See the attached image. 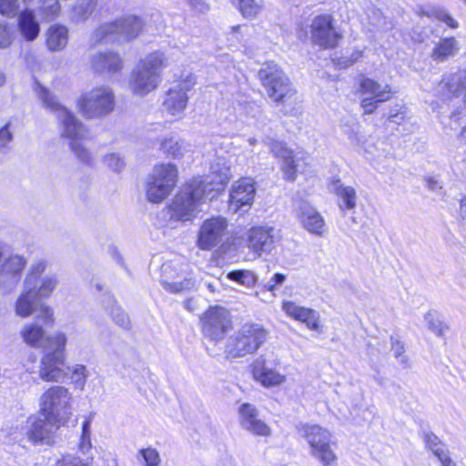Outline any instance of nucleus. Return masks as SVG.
<instances>
[{
	"instance_id": "nucleus-53",
	"label": "nucleus",
	"mask_w": 466,
	"mask_h": 466,
	"mask_svg": "<svg viewBox=\"0 0 466 466\" xmlns=\"http://www.w3.org/2000/svg\"><path fill=\"white\" fill-rule=\"evenodd\" d=\"M19 9L18 0H0V14L6 17H14Z\"/></svg>"
},
{
	"instance_id": "nucleus-7",
	"label": "nucleus",
	"mask_w": 466,
	"mask_h": 466,
	"mask_svg": "<svg viewBox=\"0 0 466 466\" xmlns=\"http://www.w3.org/2000/svg\"><path fill=\"white\" fill-rule=\"evenodd\" d=\"M268 331L259 324L246 323L231 337L226 351L232 358L255 353L266 341Z\"/></svg>"
},
{
	"instance_id": "nucleus-55",
	"label": "nucleus",
	"mask_w": 466,
	"mask_h": 466,
	"mask_svg": "<svg viewBox=\"0 0 466 466\" xmlns=\"http://www.w3.org/2000/svg\"><path fill=\"white\" fill-rule=\"evenodd\" d=\"M90 460V458L80 459L74 455L66 454L57 461L56 466H88Z\"/></svg>"
},
{
	"instance_id": "nucleus-50",
	"label": "nucleus",
	"mask_w": 466,
	"mask_h": 466,
	"mask_svg": "<svg viewBox=\"0 0 466 466\" xmlns=\"http://www.w3.org/2000/svg\"><path fill=\"white\" fill-rule=\"evenodd\" d=\"M40 11L46 18L56 17L60 11L58 0H40Z\"/></svg>"
},
{
	"instance_id": "nucleus-45",
	"label": "nucleus",
	"mask_w": 466,
	"mask_h": 466,
	"mask_svg": "<svg viewBox=\"0 0 466 466\" xmlns=\"http://www.w3.org/2000/svg\"><path fill=\"white\" fill-rule=\"evenodd\" d=\"M70 148L77 159L84 165L92 167L95 159L91 152L78 141L70 142Z\"/></svg>"
},
{
	"instance_id": "nucleus-33",
	"label": "nucleus",
	"mask_w": 466,
	"mask_h": 466,
	"mask_svg": "<svg viewBox=\"0 0 466 466\" xmlns=\"http://www.w3.org/2000/svg\"><path fill=\"white\" fill-rule=\"evenodd\" d=\"M360 92L362 96L371 95L370 97L379 98L380 100H390L391 97V87L390 85L381 86L377 81L365 76L360 79Z\"/></svg>"
},
{
	"instance_id": "nucleus-62",
	"label": "nucleus",
	"mask_w": 466,
	"mask_h": 466,
	"mask_svg": "<svg viewBox=\"0 0 466 466\" xmlns=\"http://www.w3.org/2000/svg\"><path fill=\"white\" fill-rule=\"evenodd\" d=\"M188 5L198 13H207L210 6L205 0H187Z\"/></svg>"
},
{
	"instance_id": "nucleus-43",
	"label": "nucleus",
	"mask_w": 466,
	"mask_h": 466,
	"mask_svg": "<svg viewBox=\"0 0 466 466\" xmlns=\"http://www.w3.org/2000/svg\"><path fill=\"white\" fill-rule=\"evenodd\" d=\"M26 265V259L19 255L8 257L2 264V272L13 275L20 274Z\"/></svg>"
},
{
	"instance_id": "nucleus-52",
	"label": "nucleus",
	"mask_w": 466,
	"mask_h": 466,
	"mask_svg": "<svg viewBox=\"0 0 466 466\" xmlns=\"http://www.w3.org/2000/svg\"><path fill=\"white\" fill-rule=\"evenodd\" d=\"M139 454L144 459L146 466H158L160 464L161 459L156 449H142L139 451Z\"/></svg>"
},
{
	"instance_id": "nucleus-34",
	"label": "nucleus",
	"mask_w": 466,
	"mask_h": 466,
	"mask_svg": "<svg viewBox=\"0 0 466 466\" xmlns=\"http://www.w3.org/2000/svg\"><path fill=\"white\" fill-rule=\"evenodd\" d=\"M459 51V42L454 37L441 38L433 47L431 57L435 62H443Z\"/></svg>"
},
{
	"instance_id": "nucleus-3",
	"label": "nucleus",
	"mask_w": 466,
	"mask_h": 466,
	"mask_svg": "<svg viewBox=\"0 0 466 466\" xmlns=\"http://www.w3.org/2000/svg\"><path fill=\"white\" fill-rule=\"evenodd\" d=\"M67 337L58 331L51 339V348L46 349L40 359L38 376L45 382H63L68 378L65 369Z\"/></svg>"
},
{
	"instance_id": "nucleus-39",
	"label": "nucleus",
	"mask_w": 466,
	"mask_h": 466,
	"mask_svg": "<svg viewBox=\"0 0 466 466\" xmlns=\"http://www.w3.org/2000/svg\"><path fill=\"white\" fill-rule=\"evenodd\" d=\"M38 299L29 289L24 288V292L15 303V312L18 316L25 318L31 315L35 309V301Z\"/></svg>"
},
{
	"instance_id": "nucleus-24",
	"label": "nucleus",
	"mask_w": 466,
	"mask_h": 466,
	"mask_svg": "<svg viewBox=\"0 0 466 466\" xmlns=\"http://www.w3.org/2000/svg\"><path fill=\"white\" fill-rule=\"evenodd\" d=\"M91 66L96 72L116 74L123 67L119 54L107 51L95 54L90 60Z\"/></svg>"
},
{
	"instance_id": "nucleus-44",
	"label": "nucleus",
	"mask_w": 466,
	"mask_h": 466,
	"mask_svg": "<svg viewBox=\"0 0 466 466\" xmlns=\"http://www.w3.org/2000/svg\"><path fill=\"white\" fill-rule=\"evenodd\" d=\"M264 144L269 148L274 157L280 158L282 161L293 156V152L281 141L266 137Z\"/></svg>"
},
{
	"instance_id": "nucleus-19",
	"label": "nucleus",
	"mask_w": 466,
	"mask_h": 466,
	"mask_svg": "<svg viewBox=\"0 0 466 466\" xmlns=\"http://www.w3.org/2000/svg\"><path fill=\"white\" fill-rule=\"evenodd\" d=\"M239 422L244 430L256 436L268 437L271 435L270 427L258 418V410L249 403L240 406Z\"/></svg>"
},
{
	"instance_id": "nucleus-15",
	"label": "nucleus",
	"mask_w": 466,
	"mask_h": 466,
	"mask_svg": "<svg viewBox=\"0 0 466 466\" xmlns=\"http://www.w3.org/2000/svg\"><path fill=\"white\" fill-rule=\"evenodd\" d=\"M61 422L51 420L44 417H30L23 427L24 433L28 441L35 445L50 444L53 441L55 431L59 428Z\"/></svg>"
},
{
	"instance_id": "nucleus-9",
	"label": "nucleus",
	"mask_w": 466,
	"mask_h": 466,
	"mask_svg": "<svg viewBox=\"0 0 466 466\" xmlns=\"http://www.w3.org/2000/svg\"><path fill=\"white\" fill-rule=\"evenodd\" d=\"M78 104L81 112L87 118L100 117L113 111L115 96L109 87H96L86 93Z\"/></svg>"
},
{
	"instance_id": "nucleus-36",
	"label": "nucleus",
	"mask_w": 466,
	"mask_h": 466,
	"mask_svg": "<svg viewBox=\"0 0 466 466\" xmlns=\"http://www.w3.org/2000/svg\"><path fill=\"white\" fill-rule=\"evenodd\" d=\"M160 150L167 157L179 158L187 151V147L182 139L169 137L161 140Z\"/></svg>"
},
{
	"instance_id": "nucleus-48",
	"label": "nucleus",
	"mask_w": 466,
	"mask_h": 466,
	"mask_svg": "<svg viewBox=\"0 0 466 466\" xmlns=\"http://www.w3.org/2000/svg\"><path fill=\"white\" fill-rule=\"evenodd\" d=\"M102 161L106 167L114 172H120L126 166V162L118 153L106 154Z\"/></svg>"
},
{
	"instance_id": "nucleus-58",
	"label": "nucleus",
	"mask_w": 466,
	"mask_h": 466,
	"mask_svg": "<svg viewBox=\"0 0 466 466\" xmlns=\"http://www.w3.org/2000/svg\"><path fill=\"white\" fill-rule=\"evenodd\" d=\"M432 15L437 20L446 24L449 27L452 29H456L459 27V23L449 13H447L444 10H435L433 11Z\"/></svg>"
},
{
	"instance_id": "nucleus-59",
	"label": "nucleus",
	"mask_w": 466,
	"mask_h": 466,
	"mask_svg": "<svg viewBox=\"0 0 466 466\" xmlns=\"http://www.w3.org/2000/svg\"><path fill=\"white\" fill-rule=\"evenodd\" d=\"M386 100H380L375 97H364L361 99L360 106L363 109L365 115H370L376 111L380 103L385 102Z\"/></svg>"
},
{
	"instance_id": "nucleus-61",
	"label": "nucleus",
	"mask_w": 466,
	"mask_h": 466,
	"mask_svg": "<svg viewBox=\"0 0 466 466\" xmlns=\"http://www.w3.org/2000/svg\"><path fill=\"white\" fill-rule=\"evenodd\" d=\"M38 318L46 325L52 324L54 322L53 309L49 306L41 305Z\"/></svg>"
},
{
	"instance_id": "nucleus-56",
	"label": "nucleus",
	"mask_w": 466,
	"mask_h": 466,
	"mask_svg": "<svg viewBox=\"0 0 466 466\" xmlns=\"http://www.w3.org/2000/svg\"><path fill=\"white\" fill-rule=\"evenodd\" d=\"M344 128V132L349 137V139L352 142L359 143L360 141V125L355 120L346 121L342 124Z\"/></svg>"
},
{
	"instance_id": "nucleus-30",
	"label": "nucleus",
	"mask_w": 466,
	"mask_h": 466,
	"mask_svg": "<svg viewBox=\"0 0 466 466\" xmlns=\"http://www.w3.org/2000/svg\"><path fill=\"white\" fill-rule=\"evenodd\" d=\"M117 21L122 43L137 38L144 27L142 19L134 15L122 16Z\"/></svg>"
},
{
	"instance_id": "nucleus-42",
	"label": "nucleus",
	"mask_w": 466,
	"mask_h": 466,
	"mask_svg": "<svg viewBox=\"0 0 466 466\" xmlns=\"http://www.w3.org/2000/svg\"><path fill=\"white\" fill-rule=\"evenodd\" d=\"M227 278L247 288L254 287L257 282L255 273L247 269L232 270L228 273Z\"/></svg>"
},
{
	"instance_id": "nucleus-21",
	"label": "nucleus",
	"mask_w": 466,
	"mask_h": 466,
	"mask_svg": "<svg viewBox=\"0 0 466 466\" xmlns=\"http://www.w3.org/2000/svg\"><path fill=\"white\" fill-rule=\"evenodd\" d=\"M182 189L198 207L208 200H211L219 192L218 187L206 177L193 178Z\"/></svg>"
},
{
	"instance_id": "nucleus-16",
	"label": "nucleus",
	"mask_w": 466,
	"mask_h": 466,
	"mask_svg": "<svg viewBox=\"0 0 466 466\" xmlns=\"http://www.w3.org/2000/svg\"><path fill=\"white\" fill-rule=\"evenodd\" d=\"M195 83V76L189 75L174 85L167 92V96L163 103L165 110L172 116L183 112L188 100L187 92L194 86Z\"/></svg>"
},
{
	"instance_id": "nucleus-64",
	"label": "nucleus",
	"mask_w": 466,
	"mask_h": 466,
	"mask_svg": "<svg viewBox=\"0 0 466 466\" xmlns=\"http://www.w3.org/2000/svg\"><path fill=\"white\" fill-rule=\"evenodd\" d=\"M459 212L461 218L466 224V198L461 200Z\"/></svg>"
},
{
	"instance_id": "nucleus-29",
	"label": "nucleus",
	"mask_w": 466,
	"mask_h": 466,
	"mask_svg": "<svg viewBox=\"0 0 466 466\" xmlns=\"http://www.w3.org/2000/svg\"><path fill=\"white\" fill-rule=\"evenodd\" d=\"M332 192L338 198V206L342 212L353 210L357 206V192L351 186L344 185L339 179L334 180L331 186Z\"/></svg>"
},
{
	"instance_id": "nucleus-27",
	"label": "nucleus",
	"mask_w": 466,
	"mask_h": 466,
	"mask_svg": "<svg viewBox=\"0 0 466 466\" xmlns=\"http://www.w3.org/2000/svg\"><path fill=\"white\" fill-rule=\"evenodd\" d=\"M206 177L209 178V181L219 191L223 190L231 177V168L228 160L224 157H218L210 164L209 174Z\"/></svg>"
},
{
	"instance_id": "nucleus-37",
	"label": "nucleus",
	"mask_w": 466,
	"mask_h": 466,
	"mask_svg": "<svg viewBox=\"0 0 466 466\" xmlns=\"http://www.w3.org/2000/svg\"><path fill=\"white\" fill-rule=\"evenodd\" d=\"M96 5L97 0H76L70 9V19L74 22L86 21Z\"/></svg>"
},
{
	"instance_id": "nucleus-32",
	"label": "nucleus",
	"mask_w": 466,
	"mask_h": 466,
	"mask_svg": "<svg viewBox=\"0 0 466 466\" xmlns=\"http://www.w3.org/2000/svg\"><path fill=\"white\" fill-rule=\"evenodd\" d=\"M18 29L26 41H34L38 36L40 25L33 11L25 10L19 15Z\"/></svg>"
},
{
	"instance_id": "nucleus-25",
	"label": "nucleus",
	"mask_w": 466,
	"mask_h": 466,
	"mask_svg": "<svg viewBox=\"0 0 466 466\" xmlns=\"http://www.w3.org/2000/svg\"><path fill=\"white\" fill-rule=\"evenodd\" d=\"M20 334L25 343L32 348L45 349V350L51 348V339L54 335L48 337L44 328L36 323L25 324Z\"/></svg>"
},
{
	"instance_id": "nucleus-2",
	"label": "nucleus",
	"mask_w": 466,
	"mask_h": 466,
	"mask_svg": "<svg viewBox=\"0 0 466 466\" xmlns=\"http://www.w3.org/2000/svg\"><path fill=\"white\" fill-rule=\"evenodd\" d=\"M298 432L309 447V454L322 466H338V456L333 449L336 442L331 432L318 425L300 423Z\"/></svg>"
},
{
	"instance_id": "nucleus-12",
	"label": "nucleus",
	"mask_w": 466,
	"mask_h": 466,
	"mask_svg": "<svg viewBox=\"0 0 466 466\" xmlns=\"http://www.w3.org/2000/svg\"><path fill=\"white\" fill-rule=\"evenodd\" d=\"M280 230L271 226L252 227L247 232V248L258 257L270 255L281 240Z\"/></svg>"
},
{
	"instance_id": "nucleus-13",
	"label": "nucleus",
	"mask_w": 466,
	"mask_h": 466,
	"mask_svg": "<svg viewBox=\"0 0 466 466\" xmlns=\"http://www.w3.org/2000/svg\"><path fill=\"white\" fill-rule=\"evenodd\" d=\"M201 323L204 335L212 341H219L231 328V316L225 308L214 306L203 314Z\"/></svg>"
},
{
	"instance_id": "nucleus-49",
	"label": "nucleus",
	"mask_w": 466,
	"mask_h": 466,
	"mask_svg": "<svg viewBox=\"0 0 466 466\" xmlns=\"http://www.w3.org/2000/svg\"><path fill=\"white\" fill-rule=\"evenodd\" d=\"M90 424V420H86L82 425V434L78 449L83 454H86L92 448Z\"/></svg>"
},
{
	"instance_id": "nucleus-8",
	"label": "nucleus",
	"mask_w": 466,
	"mask_h": 466,
	"mask_svg": "<svg viewBox=\"0 0 466 466\" xmlns=\"http://www.w3.org/2000/svg\"><path fill=\"white\" fill-rule=\"evenodd\" d=\"M176 165L160 164L154 167L147 183L146 195L152 203H160L173 191L177 181Z\"/></svg>"
},
{
	"instance_id": "nucleus-35",
	"label": "nucleus",
	"mask_w": 466,
	"mask_h": 466,
	"mask_svg": "<svg viewBox=\"0 0 466 466\" xmlns=\"http://www.w3.org/2000/svg\"><path fill=\"white\" fill-rule=\"evenodd\" d=\"M68 42V30L66 26L54 25L46 31V45L49 50L56 52L64 49Z\"/></svg>"
},
{
	"instance_id": "nucleus-51",
	"label": "nucleus",
	"mask_w": 466,
	"mask_h": 466,
	"mask_svg": "<svg viewBox=\"0 0 466 466\" xmlns=\"http://www.w3.org/2000/svg\"><path fill=\"white\" fill-rule=\"evenodd\" d=\"M424 318L428 322L429 329L439 337L443 336L445 331L449 329L446 324L439 319L434 318L433 314L431 312H427Z\"/></svg>"
},
{
	"instance_id": "nucleus-40",
	"label": "nucleus",
	"mask_w": 466,
	"mask_h": 466,
	"mask_svg": "<svg viewBox=\"0 0 466 466\" xmlns=\"http://www.w3.org/2000/svg\"><path fill=\"white\" fill-rule=\"evenodd\" d=\"M104 307L106 309H110L114 321L123 328L127 329L130 328V320L128 315L118 307L116 300L111 296H106L103 301Z\"/></svg>"
},
{
	"instance_id": "nucleus-47",
	"label": "nucleus",
	"mask_w": 466,
	"mask_h": 466,
	"mask_svg": "<svg viewBox=\"0 0 466 466\" xmlns=\"http://www.w3.org/2000/svg\"><path fill=\"white\" fill-rule=\"evenodd\" d=\"M66 370L67 372L72 373L76 386L83 389L86 385V378L88 377V370L86 367L82 364H76L71 367H67Z\"/></svg>"
},
{
	"instance_id": "nucleus-18",
	"label": "nucleus",
	"mask_w": 466,
	"mask_h": 466,
	"mask_svg": "<svg viewBox=\"0 0 466 466\" xmlns=\"http://www.w3.org/2000/svg\"><path fill=\"white\" fill-rule=\"evenodd\" d=\"M466 90V70L446 74L434 89V95L446 101L458 97Z\"/></svg>"
},
{
	"instance_id": "nucleus-10",
	"label": "nucleus",
	"mask_w": 466,
	"mask_h": 466,
	"mask_svg": "<svg viewBox=\"0 0 466 466\" xmlns=\"http://www.w3.org/2000/svg\"><path fill=\"white\" fill-rule=\"evenodd\" d=\"M162 286L171 293L191 290L196 280L189 272V266L180 261H170L162 265Z\"/></svg>"
},
{
	"instance_id": "nucleus-57",
	"label": "nucleus",
	"mask_w": 466,
	"mask_h": 466,
	"mask_svg": "<svg viewBox=\"0 0 466 466\" xmlns=\"http://www.w3.org/2000/svg\"><path fill=\"white\" fill-rule=\"evenodd\" d=\"M281 169L288 180L294 181L297 177V166L295 165L294 157H289L282 161Z\"/></svg>"
},
{
	"instance_id": "nucleus-5",
	"label": "nucleus",
	"mask_w": 466,
	"mask_h": 466,
	"mask_svg": "<svg viewBox=\"0 0 466 466\" xmlns=\"http://www.w3.org/2000/svg\"><path fill=\"white\" fill-rule=\"evenodd\" d=\"M73 395L64 386H52L39 398L40 413L46 419L66 423L72 414Z\"/></svg>"
},
{
	"instance_id": "nucleus-4",
	"label": "nucleus",
	"mask_w": 466,
	"mask_h": 466,
	"mask_svg": "<svg viewBox=\"0 0 466 466\" xmlns=\"http://www.w3.org/2000/svg\"><path fill=\"white\" fill-rule=\"evenodd\" d=\"M35 91L43 106L56 115L63 137L70 139L71 142L86 137V130L83 124L61 105L50 91L38 83Z\"/></svg>"
},
{
	"instance_id": "nucleus-54",
	"label": "nucleus",
	"mask_w": 466,
	"mask_h": 466,
	"mask_svg": "<svg viewBox=\"0 0 466 466\" xmlns=\"http://www.w3.org/2000/svg\"><path fill=\"white\" fill-rule=\"evenodd\" d=\"M11 123H6L0 128V152L5 153L7 151L8 145L13 141L14 135L11 131Z\"/></svg>"
},
{
	"instance_id": "nucleus-22",
	"label": "nucleus",
	"mask_w": 466,
	"mask_h": 466,
	"mask_svg": "<svg viewBox=\"0 0 466 466\" xmlns=\"http://www.w3.org/2000/svg\"><path fill=\"white\" fill-rule=\"evenodd\" d=\"M298 218L303 228L309 233L322 237L327 232L324 218L311 205L306 202L301 203L298 210Z\"/></svg>"
},
{
	"instance_id": "nucleus-11",
	"label": "nucleus",
	"mask_w": 466,
	"mask_h": 466,
	"mask_svg": "<svg viewBox=\"0 0 466 466\" xmlns=\"http://www.w3.org/2000/svg\"><path fill=\"white\" fill-rule=\"evenodd\" d=\"M46 266L47 262L45 259L35 261L24 280V288L29 289L38 299L49 298L58 285L56 274H47L41 278Z\"/></svg>"
},
{
	"instance_id": "nucleus-28",
	"label": "nucleus",
	"mask_w": 466,
	"mask_h": 466,
	"mask_svg": "<svg viewBox=\"0 0 466 466\" xmlns=\"http://www.w3.org/2000/svg\"><path fill=\"white\" fill-rule=\"evenodd\" d=\"M198 206L192 201V199L184 192L183 189L178 192L172 204L169 207L171 218L175 220H188Z\"/></svg>"
},
{
	"instance_id": "nucleus-14",
	"label": "nucleus",
	"mask_w": 466,
	"mask_h": 466,
	"mask_svg": "<svg viewBox=\"0 0 466 466\" xmlns=\"http://www.w3.org/2000/svg\"><path fill=\"white\" fill-rule=\"evenodd\" d=\"M228 223L226 218L214 216L205 219L198 231L197 247L201 250H211L227 236Z\"/></svg>"
},
{
	"instance_id": "nucleus-46",
	"label": "nucleus",
	"mask_w": 466,
	"mask_h": 466,
	"mask_svg": "<svg viewBox=\"0 0 466 466\" xmlns=\"http://www.w3.org/2000/svg\"><path fill=\"white\" fill-rule=\"evenodd\" d=\"M425 441L427 447L439 460L448 453L445 444H443L435 434H425Z\"/></svg>"
},
{
	"instance_id": "nucleus-31",
	"label": "nucleus",
	"mask_w": 466,
	"mask_h": 466,
	"mask_svg": "<svg viewBox=\"0 0 466 466\" xmlns=\"http://www.w3.org/2000/svg\"><path fill=\"white\" fill-rule=\"evenodd\" d=\"M90 40L93 45L102 42L122 43L117 19L101 24L94 30Z\"/></svg>"
},
{
	"instance_id": "nucleus-23",
	"label": "nucleus",
	"mask_w": 466,
	"mask_h": 466,
	"mask_svg": "<svg viewBox=\"0 0 466 466\" xmlns=\"http://www.w3.org/2000/svg\"><path fill=\"white\" fill-rule=\"evenodd\" d=\"M281 308L289 317L305 323L309 329H319V314L316 310L299 306L292 301H284Z\"/></svg>"
},
{
	"instance_id": "nucleus-26",
	"label": "nucleus",
	"mask_w": 466,
	"mask_h": 466,
	"mask_svg": "<svg viewBox=\"0 0 466 466\" xmlns=\"http://www.w3.org/2000/svg\"><path fill=\"white\" fill-rule=\"evenodd\" d=\"M252 373L254 379L265 387L279 386L286 380L285 375L266 367L265 360L261 358L257 359L254 361L252 365Z\"/></svg>"
},
{
	"instance_id": "nucleus-17",
	"label": "nucleus",
	"mask_w": 466,
	"mask_h": 466,
	"mask_svg": "<svg viewBox=\"0 0 466 466\" xmlns=\"http://www.w3.org/2000/svg\"><path fill=\"white\" fill-rule=\"evenodd\" d=\"M332 20L331 15H321L315 17L311 24L312 41L322 48L336 47L341 37L333 27Z\"/></svg>"
},
{
	"instance_id": "nucleus-63",
	"label": "nucleus",
	"mask_w": 466,
	"mask_h": 466,
	"mask_svg": "<svg viewBox=\"0 0 466 466\" xmlns=\"http://www.w3.org/2000/svg\"><path fill=\"white\" fill-rule=\"evenodd\" d=\"M442 466H457L456 463L449 457L447 453L439 460Z\"/></svg>"
},
{
	"instance_id": "nucleus-60",
	"label": "nucleus",
	"mask_w": 466,
	"mask_h": 466,
	"mask_svg": "<svg viewBox=\"0 0 466 466\" xmlns=\"http://www.w3.org/2000/svg\"><path fill=\"white\" fill-rule=\"evenodd\" d=\"M13 41L12 32L5 25H0V49L7 48Z\"/></svg>"
},
{
	"instance_id": "nucleus-6",
	"label": "nucleus",
	"mask_w": 466,
	"mask_h": 466,
	"mask_svg": "<svg viewBox=\"0 0 466 466\" xmlns=\"http://www.w3.org/2000/svg\"><path fill=\"white\" fill-rule=\"evenodd\" d=\"M268 96L277 104H285L295 96L289 77L274 62L265 63L258 73Z\"/></svg>"
},
{
	"instance_id": "nucleus-20",
	"label": "nucleus",
	"mask_w": 466,
	"mask_h": 466,
	"mask_svg": "<svg viewBox=\"0 0 466 466\" xmlns=\"http://www.w3.org/2000/svg\"><path fill=\"white\" fill-rule=\"evenodd\" d=\"M256 193L255 181L250 177H244L237 181L231 189L229 207L238 211L244 206L250 207Z\"/></svg>"
},
{
	"instance_id": "nucleus-1",
	"label": "nucleus",
	"mask_w": 466,
	"mask_h": 466,
	"mask_svg": "<svg viewBox=\"0 0 466 466\" xmlns=\"http://www.w3.org/2000/svg\"><path fill=\"white\" fill-rule=\"evenodd\" d=\"M168 65L167 55L154 51L140 59L132 69L128 82L132 94L144 96L156 90L161 81V72Z\"/></svg>"
},
{
	"instance_id": "nucleus-38",
	"label": "nucleus",
	"mask_w": 466,
	"mask_h": 466,
	"mask_svg": "<svg viewBox=\"0 0 466 466\" xmlns=\"http://www.w3.org/2000/svg\"><path fill=\"white\" fill-rule=\"evenodd\" d=\"M231 2L247 19L257 17L264 7L263 0H231Z\"/></svg>"
},
{
	"instance_id": "nucleus-41",
	"label": "nucleus",
	"mask_w": 466,
	"mask_h": 466,
	"mask_svg": "<svg viewBox=\"0 0 466 466\" xmlns=\"http://www.w3.org/2000/svg\"><path fill=\"white\" fill-rule=\"evenodd\" d=\"M391 350L394 357L398 360L399 363L403 369H409L410 367V359L405 354L406 348L403 341L398 336H390Z\"/></svg>"
}]
</instances>
